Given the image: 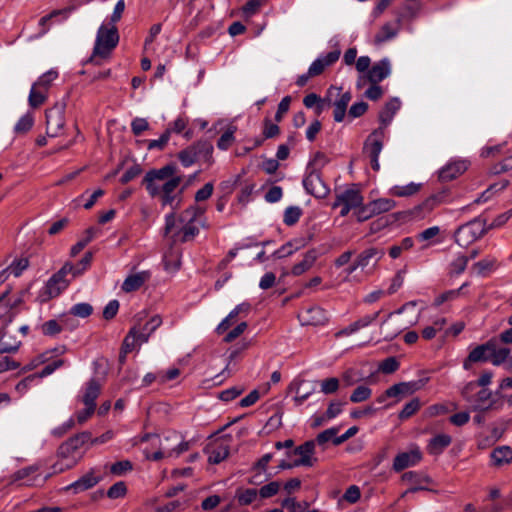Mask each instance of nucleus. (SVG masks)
Masks as SVG:
<instances>
[{"instance_id": "nucleus-1", "label": "nucleus", "mask_w": 512, "mask_h": 512, "mask_svg": "<svg viewBox=\"0 0 512 512\" xmlns=\"http://www.w3.org/2000/svg\"><path fill=\"white\" fill-rule=\"evenodd\" d=\"M181 181V177L176 174V167L168 164L159 169L149 170L142 184L151 197L160 198L163 206H173L177 195L181 193L179 190Z\"/></svg>"}, {"instance_id": "nucleus-2", "label": "nucleus", "mask_w": 512, "mask_h": 512, "mask_svg": "<svg viewBox=\"0 0 512 512\" xmlns=\"http://www.w3.org/2000/svg\"><path fill=\"white\" fill-rule=\"evenodd\" d=\"M207 227L205 209L197 205L185 209L177 219L174 214L166 216L165 233L168 234L175 229L176 234L181 235L184 242L193 240L201 228Z\"/></svg>"}, {"instance_id": "nucleus-3", "label": "nucleus", "mask_w": 512, "mask_h": 512, "mask_svg": "<svg viewBox=\"0 0 512 512\" xmlns=\"http://www.w3.org/2000/svg\"><path fill=\"white\" fill-rule=\"evenodd\" d=\"M401 107V101L394 97L390 99L379 113L381 126L375 129L365 140L363 152L370 158V164L374 171H379V155L383 149L386 135V127L391 123L394 115Z\"/></svg>"}, {"instance_id": "nucleus-4", "label": "nucleus", "mask_w": 512, "mask_h": 512, "mask_svg": "<svg viewBox=\"0 0 512 512\" xmlns=\"http://www.w3.org/2000/svg\"><path fill=\"white\" fill-rule=\"evenodd\" d=\"M90 437V433L82 432L62 443L57 450V460L52 465L51 474L62 473L75 467L84 457L86 453L84 445Z\"/></svg>"}, {"instance_id": "nucleus-5", "label": "nucleus", "mask_w": 512, "mask_h": 512, "mask_svg": "<svg viewBox=\"0 0 512 512\" xmlns=\"http://www.w3.org/2000/svg\"><path fill=\"white\" fill-rule=\"evenodd\" d=\"M477 384L469 382L462 389V396L466 402L470 404V408L475 412H486L490 410H497L501 407L502 403L494 398L491 390L481 388L475 392Z\"/></svg>"}, {"instance_id": "nucleus-6", "label": "nucleus", "mask_w": 512, "mask_h": 512, "mask_svg": "<svg viewBox=\"0 0 512 512\" xmlns=\"http://www.w3.org/2000/svg\"><path fill=\"white\" fill-rule=\"evenodd\" d=\"M326 161V156L323 153H316L314 159L311 161L308 167V169L311 170L303 179V186L307 193L317 198H325L330 191L329 187L322 180L320 172L314 168L319 165H324Z\"/></svg>"}, {"instance_id": "nucleus-7", "label": "nucleus", "mask_w": 512, "mask_h": 512, "mask_svg": "<svg viewBox=\"0 0 512 512\" xmlns=\"http://www.w3.org/2000/svg\"><path fill=\"white\" fill-rule=\"evenodd\" d=\"M119 42V34L114 24H102L97 31L92 58H107Z\"/></svg>"}, {"instance_id": "nucleus-8", "label": "nucleus", "mask_w": 512, "mask_h": 512, "mask_svg": "<svg viewBox=\"0 0 512 512\" xmlns=\"http://www.w3.org/2000/svg\"><path fill=\"white\" fill-rule=\"evenodd\" d=\"M58 77L59 72L55 68L46 71L38 77L32 84L28 96V104L31 108H38L46 102L48 99V91Z\"/></svg>"}, {"instance_id": "nucleus-9", "label": "nucleus", "mask_w": 512, "mask_h": 512, "mask_svg": "<svg viewBox=\"0 0 512 512\" xmlns=\"http://www.w3.org/2000/svg\"><path fill=\"white\" fill-rule=\"evenodd\" d=\"M213 146L207 141H199L182 150L178 158L184 167H190L196 162L213 163Z\"/></svg>"}, {"instance_id": "nucleus-10", "label": "nucleus", "mask_w": 512, "mask_h": 512, "mask_svg": "<svg viewBox=\"0 0 512 512\" xmlns=\"http://www.w3.org/2000/svg\"><path fill=\"white\" fill-rule=\"evenodd\" d=\"M73 270L70 263H66L57 273H55L45 284L39 292V300L47 302L50 299L57 297L69 284L66 276Z\"/></svg>"}, {"instance_id": "nucleus-11", "label": "nucleus", "mask_w": 512, "mask_h": 512, "mask_svg": "<svg viewBox=\"0 0 512 512\" xmlns=\"http://www.w3.org/2000/svg\"><path fill=\"white\" fill-rule=\"evenodd\" d=\"M487 231L486 220L475 218L456 230L455 241L458 245L466 247L482 237Z\"/></svg>"}, {"instance_id": "nucleus-12", "label": "nucleus", "mask_w": 512, "mask_h": 512, "mask_svg": "<svg viewBox=\"0 0 512 512\" xmlns=\"http://www.w3.org/2000/svg\"><path fill=\"white\" fill-rule=\"evenodd\" d=\"M363 203V196L358 187L352 186L336 194L333 208L341 207L340 216L345 217Z\"/></svg>"}, {"instance_id": "nucleus-13", "label": "nucleus", "mask_w": 512, "mask_h": 512, "mask_svg": "<svg viewBox=\"0 0 512 512\" xmlns=\"http://www.w3.org/2000/svg\"><path fill=\"white\" fill-rule=\"evenodd\" d=\"M65 109V102H57L46 111V133L49 137H58L63 134Z\"/></svg>"}, {"instance_id": "nucleus-14", "label": "nucleus", "mask_w": 512, "mask_h": 512, "mask_svg": "<svg viewBox=\"0 0 512 512\" xmlns=\"http://www.w3.org/2000/svg\"><path fill=\"white\" fill-rule=\"evenodd\" d=\"M334 94L338 97L333 102L334 107V120L336 122H342L346 115L347 107L352 99V95L350 92H341L340 88H330L328 91L329 99L334 96Z\"/></svg>"}, {"instance_id": "nucleus-15", "label": "nucleus", "mask_w": 512, "mask_h": 512, "mask_svg": "<svg viewBox=\"0 0 512 512\" xmlns=\"http://www.w3.org/2000/svg\"><path fill=\"white\" fill-rule=\"evenodd\" d=\"M422 459V453L418 446H413L409 451L396 455L393 461V469L400 472L408 467L415 466Z\"/></svg>"}, {"instance_id": "nucleus-16", "label": "nucleus", "mask_w": 512, "mask_h": 512, "mask_svg": "<svg viewBox=\"0 0 512 512\" xmlns=\"http://www.w3.org/2000/svg\"><path fill=\"white\" fill-rule=\"evenodd\" d=\"M299 319L303 325L318 326L328 322V315L323 308L311 306L300 311Z\"/></svg>"}, {"instance_id": "nucleus-17", "label": "nucleus", "mask_w": 512, "mask_h": 512, "mask_svg": "<svg viewBox=\"0 0 512 512\" xmlns=\"http://www.w3.org/2000/svg\"><path fill=\"white\" fill-rule=\"evenodd\" d=\"M101 390V383L92 378L82 386L77 399L84 405L96 407V399L100 395Z\"/></svg>"}, {"instance_id": "nucleus-18", "label": "nucleus", "mask_w": 512, "mask_h": 512, "mask_svg": "<svg viewBox=\"0 0 512 512\" xmlns=\"http://www.w3.org/2000/svg\"><path fill=\"white\" fill-rule=\"evenodd\" d=\"M469 162L464 159H453L439 171V179L443 182L451 181L463 174L468 168Z\"/></svg>"}, {"instance_id": "nucleus-19", "label": "nucleus", "mask_w": 512, "mask_h": 512, "mask_svg": "<svg viewBox=\"0 0 512 512\" xmlns=\"http://www.w3.org/2000/svg\"><path fill=\"white\" fill-rule=\"evenodd\" d=\"M140 441L141 442L152 441L153 445H156V444L160 445V449L156 452L150 453L148 451H144L145 457L149 460L159 461L162 458H164L165 456H171L170 445L168 444L169 437H165L163 440H161L157 435L145 434L141 437Z\"/></svg>"}, {"instance_id": "nucleus-20", "label": "nucleus", "mask_w": 512, "mask_h": 512, "mask_svg": "<svg viewBox=\"0 0 512 512\" xmlns=\"http://www.w3.org/2000/svg\"><path fill=\"white\" fill-rule=\"evenodd\" d=\"M416 306V302L411 301L406 304H404L401 308H399L397 311L392 312L388 315L387 319L384 320L381 324V331L384 334V338L388 340L394 339L403 329H405V326L403 324H397L396 327L392 330H389L388 327L390 325V321L395 315H399L403 313L408 308H414Z\"/></svg>"}, {"instance_id": "nucleus-21", "label": "nucleus", "mask_w": 512, "mask_h": 512, "mask_svg": "<svg viewBox=\"0 0 512 512\" xmlns=\"http://www.w3.org/2000/svg\"><path fill=\"white\" fill-rule=\"evenodd\" d=\"M391 74V63L389 59L384 58L379 62H376L368 71L366 75L367 80L371 84H378L382 80L389 77Z\"/></svg>"}, {"instance_id": "nucleus-22", "label": "nucleus", "mask_w": 512, "mask_h": 512, "mask_svg": "<svg viewBox=\"0 0 512 512\" xmlns=\"http://www.w3.org/2000/svg\"><path fill=\"white\" fill-rule=\"evenodd\" d=\"M340 57V51L335 50L327 53L326 55L319 56L309 66V75L313 77L320 75L327 67L334 64Z\"/></svg>"}, {"instance_id": "nucleus-23", "label": "nucleus", "mask_w": 512, "mask_h": 512, "mask_svg": "<svg viewBox=\"0 0 512 512\" xmlns=\"http://www.w3.org/2000/svg\"><path fill=\"white\" fill-rule=\"evenodd\" d=\"M208 461L212 464H219L229 455V445L226 440H217L206 449Z\"/></svg>"}, {"instance_id": "nucleus-24", "label": "nucleus", "mask_w": 512, "mask_h": 512, "mask_svg": "<svg viewBox=\"0 0 512 512\" xmlns=\"http://www.w3.org/2000/svg\"><path fill=\"white\" fill-rule=\"evenodd\" d=\"M315 449L314 441H307L296 447L291 453L298 455L300 458L294 461L295 466H312L314 463L313 455Z\"/></svg>"}, {"instance_id": "nucleus-25", "label": "nucleus", "mask_w": 512, "mask_h": 512, "mask_svg": "<svg viewBox=\"0 0 512 512\" xmlns=\"http://www.w3.org/2000/svg\"><path fill=\"white\" fill-rule=\"evenodd\" d=\"M150 278L151 273L149 271L132 273L125 278L121 289L126 293L139 290Z\"/></svg>"}, {"instance_id": "nucleus-26", "label": "nucleus", "mask_w": 512, "mask_h": 512, "mask_svg": "<svg viewBox=\"0 0 512 512\" xmlns=\"http://www.w3.org/2000/svg\"><path fill=\"white\" fill-rule=\"evenodd\" d=\"M493 340H489L485 344L478 345L468 355L464 361L463 367L466 370L470 369L471 363L484 362L489 360L490 349H493Z\"/></svg>"}, {"instance_id": "nucleus-27", "label": "nucleus", "mask_w": 512, "mask_h": 512, "mask_svg": "<svg viewBox=\"0 0 512 512\" xmlns=\"http://www.w3.org/2000/svg\"><path fill=\"white\" fill-rule=\"evenodd\" d=\"M250 311L249 303H241L237 305L217 326L218 334L225 333L232 325L236 323V318L240 314L247 315Z\"/></svg>"}, {"instance_id": "nucleus-28", "label": "nucleus", "mask_w": 512, "mask_h": 512, "mask_svg": "<svg viewBox=\"0 0 512 512\" xmlns=\"http://www.w3.org/2000/svg\"><path fill=\"white\" fill-rule=\"evenodd\" d=\"M290 389L295 393L294 402L296 405H302L314 392V386L305 380H294Z\"/></svg>"}, {"instance_id": "nucleus-29", "label": "nucleus", "mask_w": 512, "mask_h": 512, "mask_svg": "<svg viewBox=\"0 0 512 512\" xmlns=\"http://www.w3.org/2000/svg\"><path fill=\"white\" fill-rule=\"evenodd\" d=\"M99 481L100 477L96 476L94 470L92 469L78 480L68 485L66 490H73L74 493H80L94 487L99 483Z\"/></svg>"}, {"instance_id": "nucleus-30", "label": "nucleus", "mask_w": 512, "mask_h": 512, "mask_svg": "<svg viewBox=\"0 0 512 512\" xmlns=\"http://www.w3.org/2000/svg\"><path fill=\"white\" fill-rule=\"evenodd\" d=\"M419 389L417 382H401L394 384L386 390V395L392 396L400 400L405 396H409Z\"/></svg>"}, {"instance_id": "nucleus-31", "label": "nucleus", "mask_w": 512, "mask_h": 512, "mask_svg": "<svg viewBox=\"0 0 512 512\" xmlns=\"http://www.w3.org/2000/svg\"><path fill=\"white\" fill-rule=\"evenodd\" d=\"M437 198L430 197L423 201L418 206H415L409 211V215L413 220H421L426 218L437 206Z\"/></svg>"}, {"instance_id": "nucleus-32", "label": "nucleus", "mask_w": 512, "mask_h": 512, "mask_svg": "<svg viewBox=\"0 0 512 512\" xmlns=\"http://www.w3.org/2000/svg\"><path fill=\"white\" fill-rule=\"evenodd\" d=\"M437 198L430 197L423 201L418 206H415L409 211V215L413 220H421L426 218L437 206Z\"/></svg>"}, {"instance_id": "nucleus-33", "label": "nucleus", "mask_w": 512, "mask_h": 512, "mask_svg": "<svg viewBox=\"0 0 512 512\" xmlns=\"http://www.w3.org/2000/svg\"><path fill=\"white\" fill-rule=\"evenodd\" d=\"M317 257V252L314 249L307 251L304 254L303 259L292 267L291 274L293 276H300L304 274L313 267Z\"/></svg>"}, {"instance_id": "nucleus-34", "label": "nucleus", "mask_w": 512, "mask_h": 512, "mask_svg": "<svg viewBox=\"0 0 512 512\" xmlns=\"http://www.w3.org/2000/svg\"><path fill=\"white\" fill-rule=\"evenodd\" d=\"M384 256V252L377 248H368L360 253L356 259V266H360L361 269L369 266L371 262H374V265Z\"/></svg>"}, {"instance_id": "nucleus-35", "label": "nucleus", "mask_w": 512, "mask_h": 512, "mask_svg": "<svg viewBox=\"0 0 512 512\" xmlns=\"http://www.w3.org/2000/svg\"><path fill=\"white\" fill-rule=\"evenodd\" d=\"M452 442L451 436L448 434H438L430 439L427 445V451L431 455L441 454Z\"/></svg>"}, {"instance_id": "nucleus-36", "label": "nucleus", "mask_w": 512, "mask_h": 512, "mask_svg": "<svg viewBox=\"0 0 512 512\" xmlns=\"http://www.w3.org/2000/svg\"><path fill=\"white\" fill-rule=\"evenodd\" d=\"M491 461L494 466H503L512 463V448L500 446L491 453Z\"/></svg>"}, {"instance_id": "nucleus-37", "label": "nucleus", "mask_w": 512, "mask_h": 512, "mask_svg": "<svg viewBox=\"0 0 512 512\" xmlns=\"http://www.w3.org/2000/svg\"><path fill=\"white\" fill-rule=\"evenodd\" d=\"M20 341H18L9 331L0 330V353H12L18 350Z\"/></svg>"}, {"instance_id": "nucleus-38", "label": "nucleus", "mask_w": 512, "mask_h": 512, "mask_svg": "<svg viewBox=\"0 0 512 512\" xmlns=\"http://www.w3.org/2000/svg\"><path fill=\"white\" fill-rule=\"evenodd\" d=\"M421 188V184L410 182L406 185H394L390 189V194L396 197H408L416 194Z\"/></svg>"}, {"instance_id": "nucleus-39", "label": "nucleus", "mask_w": 512, "mask_h": 512, "mask_svg": "<svg viewBox=\"0 0 512 512\" xmlns=\"http://www.w3.org/2000/svg\"><path fill=\"white\" fill-rule=\"evenodd\" d=\"M492 348L493 349H490V352H489V360L494 365H500L503 362H505V360L508 358V356L510 354V349H508L506 347L498 348L495 340H493Z\"/></svg>"}, {"instance_id": "nucleus-40", "label": "nucleus", "mask_w": 512, "mask_h": 512, "mask_svg": "<svg viewBox=\"0 0 512 512\" xmlns=\"http://www.w3.org/2000/svg\"><path fill=\"white\" fill-rule=\"evenodd\" d=\"M369 203L375 215L388 212L396 205L395 201L390 198H379Z\"/></svg>"}, {"instance_id": "nucleus-41", "label": "nucleus", "mask_w": 512, "mask_h": 512, "mask_svg": "<svg viewBox=\"0 0 512 512\" xmlns=\"http://www.w3.org/2000/svg\"><path fill=\"white\" fill-rule=\"evenodd\" d=\"M398 28L396 25L391 23L384 24L379 32L375 35L376 43H384L397 35Z\"/></svg>"}, {"instance_id": "nucleus-42", "label": "nucleus", "mask_w": 512, "mask_h": 512, "mask_svg": "<svg viewBox=\"0 0 512 512\" xmlns=\"http://www.w3.org/2000/svg\"><path fill=\"white\" fill-rule=\"evenodd\" d=\"M139 345L136 341V327H133L129 333L126 335L122 349H121V360L123 361L125 356L133 351V349Z\"/></svg>"}, {"instance_id": "nucleus-43", "label": "nucleus", "mask_w": 512, "mask_h": 512, "mask_svg": "<svg viewBox=\"0 0 512 512\" xmlns=\"http://www.w3.org/2000/svg\"><path fill=\"white\" fill-rule=\"evenodd\" d=\"M414 245V241L411 237H406L400 241L399 244L393 245L389 249V255L391 258L396 259L400 257L403 251L411 249Z\"/></svg>"}, {"instance_id": "nucleus-44", "label": "nucleus", "mask_w": 512, "mask_h": 512, "mask_svg": "<svg viewBox=\"0 0 512 512\" xmlns=\"http://www.w3.org/2000/svg\"><path fill=\"white\" fill-rule=\"evenodd\" d=\"M33 124V115L31 113H26L15 124L14 132L16 134H25L33 127Z\"/></svg>"}, {"instance_id": "nucleus-45", "label": "nucleus", "mask_w": 512, "mask_h": 512, "mask_svg": "<svg viewBox=\"0 0 512 512\" xmlns=\"http://www.w3.org/2000/svg\"><path fill=\"white\" fill-rule=\"evenodd\" d=\"M372 395V390L365 385L358 386L350 395V401L360 403L368 400Z\"/></svg>"}, {"instance_id": "nucleus-46", "label": "nucleus", "mask_w": 512, "mask_h": 512, "mask_svg": "<svg viewBox=\"0 0 512 512\" xmlns=\"http://www.w3.org/2000/svg\"><path fill=\"white\" fill-rule=\"evenodd\" d=\"M421 407L420 400L418 398H413L409 401L403 409L399 413L400 420H406L414 415Z\"/></svg>"}, {"instance_id": "nucleus-47", "label": "nucleus", "mask_w": 512, "mask_h": 512, "mask_svg": "<svg viewBox=\"0 0 512 512\" xmlns=\"http://www.w3.org/2000/svg\"><path fill=\"white\" fill-rule=\"evenodd\" d=\"M236 131L235 126L229 127L218 139L217 147L220 150H227L235 140L234 133Z\"/></svg>"}, {"instance_id": "nucleus-48", "label": "nucleus", "mask_w": 512, "mask_h": 512, "mask_svg": "<svg viewBox=\"0 0 512 512\" xmlns=\"http://www.w3.org/2000/svg\"><path fill=\"white\" fill-rule=\"evenodd\" d=\"M301 215L302 210L298 206H290L284 212L283 222L288 226H292L299 221Z\"/></svg>"}, {"instance_id": "nucleus-49", "label": "nucleus", "mask_w": 512, "mask_h": 512, "mask_svg": "<svg viewBox=\"0 0 512 512\" xmlns=\"http://www.w3.org/2000/svg\"><path fill=\"white\" fill-rule=\"evenodd\" d=\"M39 376L37 374H31L21 380L16 386L15 390L20 394H25L33 385L39 383Z\"/></svg>"}, {"instance_id": "nucleus-50", "label": "nucleus", "mask_w": 512, "mask_h": 512, "mask_svg": "<svg viewBox=\"0 0 512 512\" xmlns=\"http://www.w3.org/2000/svg\"><path fill=\"white\" fill-rule=\"evenodd\" d=\"M259 495V491L256 489L250 488L241 490L237 493V499L240 505H249L253 503Z\"/></svg>"}, {"instance_id": "nucleus-51", "label": "nucleus", "mask_w": 512, "mask_h": 512, "mask_svg": "<svg viewBox=\"0 0 512 512\" xmlns=\"http://www.w3.org/2000/svg\"><path fill=\"white\" fill-rule=\"evenodd\" d=\"M339 430L340 429L338 427H332L324 430L323 432L317 435L316 442L319 445H324L327 442L331 441L335 445V439L339 437L337 436Z\"/></svg>"}, {"instance_id": "nucleus-52", "label": "nucleus", "mask_w": 512, "mask_h": 512, "mask_svg": "<svg viewBox=\"0 0 512 512\" xmlns=\"http://www.w3.org/2000/svg\"><path fill=\"white\" fill-rule=\"evenodd\" d=\"M92 257H93L92 253L87 252V253H85L83 258L79 261V263L77 265H72L73 270L71 272H69V274L72 275V279L81 275L90 266Z\"/></svg>"}, {"instance_id": "nucleus-53", "label": "nucleus", "mask_w": 512, "mask_h": 512, "mask_svg": "<svg viewBox=\"0 0 512 512\" xmlns=\"http://www.w3.org/2000/svg\"><path fill=\"white\" fill-rule=\"evenodd\" d=\"M169 437V441L171 439H174V440H177L179 441L178 444L175 446V447H171L170 446V454L171 456L175 455V456H179L180 454H182L183 452L187 451L189 449V442L188 441H184L183 439H181V436L176 433V432H173Z\"/></svg>"}, {"instance_id": "nucleus-54", "label": "nucleus", "mask_w": 512, "mask_h": 512, "mask_svg": "<svg viewBox=\"0 0 512 512\" xmlns=\"http://www.w3.org/2000/svg\"><path fill=\"white\" fill-rule=\"evenodd\" d=\"M29 266V261L27 258H20L14 260L6 269L9 274L14 275L15 277H19L24 270Z\"/></svg>"}, {"instance_id": "nucleus-55", "label": "nucleus", "mask_w": 512, "mask_h": 512, "mask_svg": "<svg viewBox=\"0 0 512 512\" xmlns=\"http://www.w3.org/2000/svg\"><path fill=\"white\" fill-rule=\"evenodd\" d=\"M298 249L299 246H295L293 242H287L286 244L282 245L279 249L275 250L271 256L275 259L285 258L291 256Z\"/></svg>"}, {"instance_id": "nucleus-56", "label": "nucleus", "mask_w": 512, "mask_h": 512, "mask_svg": "<svg viewBox=\"0 0 512 512\" xmlns=\"http://www.w3.org/2000/svg\"><path fill=\"white\" fill-rule=\"evenodd\" d=\"M507 184H508V182L505 181L501 185H499V184L491 185L484 192H482V194L477 199L474 200L473 204H480V203L487 202L491 198L494 191L503 190L507 186Z\"/></svg>"}, {"instance_id": "nucleus-57", "label": "nucleus", "mask_w": 512, "mask_h": 512, "mask_svg": "<svg viewBox=\"0 0 512 512\" xmlns=\"http://www.w3.org/2000/svg\"><path fill=\"white\" fill-rule=\"evenodd\" d=\"M281 488V483L278 481H272L259 489V496L261 498H270L276 495Z\"/></svg>"}, {"instance_id": "nucleus-58", "label": "nucleus", "mask_w": 512, "mask_h": 512, "mask_svg": "<svg viewBox=\"0 0 512 512\" xmlns=\"http://www.w3.org/2000/svg\"><path fill=\"white\" fill-rule=\"evenodd\" d=\"M62 331V326L57 320H49L41 325V332L46 336H55Z\"/></svg>"}, {"instance_id": "nucleus-59", "label": "nucleus", "mask_w": 512, "mask_h": 512, "mask_svg": "<svg viewBox=\"0 0 512 512\" xmlns=\"http://www.w3.org/2000/svg\"><path fill=\"white\" fill-rule=\"evenodd\" d=\"M170 139V130L167 129L159 139L150 140L148 142L147 148L149 150H162L168 143Z\"/></svg>"}, {"instance_id": "nucleus-60", "label": "nucleus", "mask_w": 512, "mask_h": 512, "mask_svg": "<svg viewBox=\"0 0 512 512\" xmlns=\"http://www.w3.org/2000/svg\"><path fill=\"white\" fill-rule=\"evenodd\" d=\"M339 379L335 377L327 378L321 381V392L324 394H333L339 389Z\"/></svg>"}, {"instance_id": "nucleus-61", "label": "nucleus", "mask_w": 512, "mask_h": 512, "mask_svg": "<svg viewBox=\"0 0 512 512\" xmlns=\"http://www.w3.org/2000/svg\"><path fill=\"white\" fill-rule=\"evenodd\" d=\"M142 173V168L139 164H134L131 167H129L121 176L120 182L122 184H127L136 177H138Z\"/></svg>"}, {"instance_id": "nucleus-62", "label": "nucleus", "mask_w": 512, "mask_h": 512, "mask_svg": "<svg viewBox=\"0 0 512 512\" xmlns=\"http://www.w3.org/2000/svg\"><path fill=\"white\" fill-rule=\"evenodd\" d=\"M92 311H93V308L88 303L75 304L70 310L72 315L78 316L81 318L90 316L92 314Z\"/></svg>"}, {"instance_id": "nucleus-63", "label": "nucleus", "mask_w": 512, "mask_h": 512, "mask_svg": "<svg viewBox=\"0 0 512 512\" xmlns=\"http://www.w3.org/2000/svg\"><path fill=\"white\" fill-rule=\"evenodd\" d=\"M149 129V123L145 118L136 117L131 122V131L135 136H140Z\"/></svg>"}, {"instance_id": "nucleus-64", "label": "nucleus", "mask_w": 512, "mask_h": 512, "mask_svg": "<svg viewBox=\"0 0 512 512\" xmlns=\"http://www.w3.org/2000/svg\"><path fill=\"white\" fill-rule=\"evenodd\" d=\"M469 258L465 255H458L451 263V272L453 274H461L466 269Z\"/></svg>"}]
</instances>
